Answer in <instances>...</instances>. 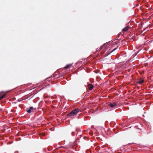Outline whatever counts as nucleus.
I'll list each match as a JSON object with an SVG mask.
<instances>
[{
	"instance_id": "nucleus-14",
	"label": "nucleus",
	"mask_w": 153,
	"mask_h": 153,
	"mask_svg": "<svg viewBox=\"0 0 153 153\" xmlns=\"http://www.w3.org/2000/svg\"><path fill=\"white\" fill-rule=\"evenodd\" d=\"M51 98V97H48V100H49V99H50ZM49 101V100H48V101Z\"/></svg>"
},
{
	"instance_id": "nucleus-4",
	"label": "nucleus",
	"mask_w": 153,
	"mask_h": 153,
	"mask_svg": "<svg viewBox=\"0 0 153 153\" xmlns=\"http://www.w3.org/2000/svg\"><path fill=\"white\" fill-rule=\"evenodd\" d=\"M26 111L29 113H30L32 110L30 108H27L26 110Z\"/></svg>"
},
{
	"instance_id": "nucleus-6",
	"label": "nucleus",
	"mask_w": 153,
	"mask_h": 153,
	"mask_svg": "<svg viewBox=\"0 0 153 153\" xmlns=\"http://www.w3.org/2000/svg\"><path fill=\"white\" fill-rule=\"evenodd\" d=\"M88 86L89 87V89L90 90H91L94 87V86L90 84H89L88 85Z\"/></svg>"
},
{
	"instance_id": "nucleus-2",
	"label": "nucleus",
	"mask_w": 153,
	"mask_h": 153,
	"mask_svg": "<svg viewBox=\"0 0 153 153\" xmlns=\"http://www.w3.org/2000/svg\"><path fill=\"white\" fill-rule=\"evenodd\" d=\"M109 105L111 108H113L117 105L116 103L115 102L110 103Z\"/></svg>"
},
{
	"instance_id": "nucleus-16",
	"label": "nucleus",
	"mask_w": 153,
	"mask_h": 153,
	"mask_svg": "<svg viewBox=\"0 0 153 153\" xmlns=\"http://www.w3.org/2000/svg\"><path fill=\"white\" fill-rule=\"evenodd\" d=\"M54 107H56V106H54Z\"/></svg>"
},
{
	"instance_id": "nucleus-12",
	"label": "nucleus",
	"mask_w": 153,
	"mask_h": 153,
	"mask_svg": "<svg viewBox=\"0 0 153 153\" xmlns=\"http://www.w3.org/2000/svg\"><path fill=\"white\" fill-rule=\"evenodd\" d=\"M140 51H138L137 52V53H136L135 54V56L136 55H137V53H138Z\"/></svg>"
},
{
	"instance_id": "nucleus-15",
	"label": "nucleus",
	"mask_w": 153,
	"mask_h": 153,
	"mask_svg": "<svg viewBox=\"0 0 153 153\" xmlns=\"http://www.w3.org/2000/svg\"><path fill=\"white\" fill-rule=\"evenodd\" d=\"M48 79V78H46V79Z\"/></svg>"
},
{
	"instance_id": "nucleus-3",
	"label": "nucleus",
	"mask_w": 153,
	"mask_h": 153,
	"mask_svg": "<svg viewBox=\"0 0 153 153\" xmlns=\"http://www.w3.org/2000/svg\"><path fill=\"white\" fill-rule=\"evenodd\" d=\"M144 82V80L142 79H141L137 82V83L139 85H140L141 84Z\"/></svg>"
},
{
	"instance_id": "nucleus-13",
	"label": "nucleus",
	"mask_w": 153,
	"mask_h": 153,
	"mask_svg": "<svg viewBox=\"0 0 153 153\" xmlns=\"http://www.w3.org/2000/svg\"><path fill=\"white\" fill-rule=\"evenodd\" d=\"M51 78V77H48V81H49L50 80V79Z\"/></svg>"
},
{
	"instance_id": "nucleus-7",
	"label": "nucleus",
	"mask_w": 153,
	"mask_h": 153,
	"mask_svg": "<svg viewBox=\"0 0 153 153\" xmlns=\"http://www.w3.org/2000/svg\"><path fill=\"white\" fill-rule=\"evenodd\" d=\"M72 65V64H67L66 66L65 67V69H67L68 68L69 66H71Z\"/></svg>"
},
{
	"instance_id": "nucleus-8",
	"label": "nucleus",
	"mask_w": 153,
	"mask_h": 153,
	"mask_svg": "<svg viewBox=\"0 0 153 153\" xmlns=\"http://www.w3.org/2000/svg\"><path fill=\"white\" fill-rule=\"evenodd\" d=\"M6 95V94H4L2 95L1 96H0V100H2L3 97H4Z\"/></svg>"
},
{
	"instance_id": "nucleus-5",
	"label": "nucleus",
	"mask_w": 153,
	"mask_h": 153,
	"mask_svg": "<svg viewBox=\"0 0 153 153\" xmlns=\"http://www.w3.org/2000/svg\"><path fill=\"white\" fill-rule=\"evenodd\" d=\"M129 27L128 26H127L126 27H125L123 29V31H126L128 30L129 28Z\"/></svg>"
},
{
	"instance_id": "nucleus-10",
	"label": "nucleus",
	"mask_w": 153,
	"mask_h": 153,
	"mask_svg": "<svg viewBox=\"0 0 153 153\" xmlns=\"http://www.w3.org/2000/svg\"><path fill=\"white\" fill-rule=\"evenodd\" d=\"M30 108L31 110H32L33 109V107L32 106L30 107H29Z\"/></svg>"
},
{
	"instance_id": "nucleus-1",
	"label": "nucleus",
	"mask_w": 153,
	"mask_h": 153,
	"mask_svg": "<svg viewBox=\"0 0 153 153\" xmlns=\"http://www.w3.org/2000/svg\"><path fill=\"white\" fill-rule=\"evenodd\" d=\"M79 111L80 109L79 108L75 109L69 113L68 114V116L69 117L72 118L74 116L76 115Z\"/></svg>"
},
{
	"instance_id": "nucleus-9",
	"label": "nucleus",
	"mask_w": 153,
	"mask_h": 153,
	"mask_svg": "<svg viewBox=\"0 0 153 153\" xmlns=\"http://www.w3.org/2000/svg\"><path fill=\"white\" fill-rule=\"evenodd\" d=\"M117 48H114V49H113L112 50V51H111V52H112L114 51H115V50H116Z\"/></svg>"
},
{
	"instance_id": "nucleus-11",
	"label": "nucleus",
	"mask_w": 153,
	"mask_h": 153,
	"mask_svg": "<svg viewBox=\"0 0 153 153\" xmlns=\"http://www.w3.org/2000/svg\"><path fill=\"white\" fill-rule=\"evenodd\" d=\"M55 102V101H52V104H54V102Z\"/></svg>"
},
{
	"instance_id": "nucleus-17",
	"label": "nucleus",
	"mask_w": 153,
	"mask_h": 153,
	"mask_svg": "<svg viewBox=\"0 0 153 153\" xmlns=\"http://www.w3.org/2000/svg\"><path fill=\"white\" fill-rule=\"evenodd\" d=\"M9 91H8L7 92H8Z\"/></svg>"
}]
</instances>
